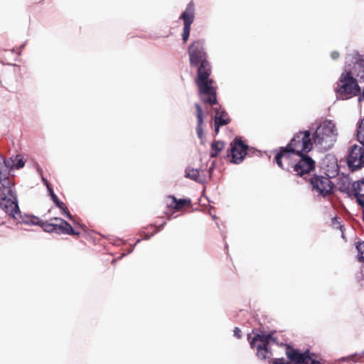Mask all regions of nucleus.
I'll return each mask as SVG.
<instances>
[{"mask_svg":"<svg viewBox=\"0 0 364 364\" xmlns=\"http://www.w3.org/2000/svg\"><path fill=\"white\" fill-rule=\"evenodd\" d=\"M338 131L336 124L331 120H324L317 127L313 135L316 146L326 150L333 146L336 141Z\"/></svg>","mask_w":364,"mask_h":364,"instance_id":"nucleus-1","label":"nucleus"},{"mask_svg":"<svg viewBox=\"0 0 364 364\" xmlns=\"http://www.w3.org/2000/svg\"><path fill=\"white\" fill-rule=\"evenodd\" d=\"M360 88L354 77L348 72H343L341 75L335 87L337 97L341 100H348L360 92Z\"/></svg>","mask_w":364,"mask_h":364,"instance_id":"nucleus-2","label":"nucleus"},{"mask_svg":"<svg viewBox=\"0 0 364 364\" xmlns=\"http://www.w3.org/2000/svg\"><path fill=\"white\" fill-rule=\"evenodd\" d=\"M250 146L245 144L241 136H236L230 143L227 149L226 158L233 164L242 163L247 154Z\"/></svg>","mask_w":364,"mask_h":364,"instance_id":"nucleus-3","label":"nucleus"},{"mask_svg":"<svg viewBox=\"0 0 364 364\" xmlns=\"http://www.w3.org/2000/svg\"><path fill=\"white\" fill-rule=\"evenodd\" d=\"M312 142L310 139V132L306 131L296 134L288 144L289 149H291L297 157L301 155H304L312 149Z\"/></svg>","mask_w":364,"mask_h":364,"instance_id":"nucleus-4","label":"nucleus"},{"mask_svg":"<svg viewBox=\"0 0 364 364\" xmlns=\"http://www.w3.org/2000/svg\"><path fill=\"white\" fill-rule=\"evenodd\" d=\"M198 87V96L201 101L210 106L218 104L217 99V90L213 86L214 80L195 82Z\"/></svg>","mask_w":364,"mask_h":364,"instance_id":"nucleus-5","label":"nucleus"},{"mask_svg":"<svg viewBox=\"0 0 364 364\" xmlns=\"http://www.w3.org/2000/svg\"><path fill=\"white\" fill-rule=\"evenodd\" d=\"M190 65H197L198 63L208 60L205 43L203 39L193 41L187 48Z\"/></svg>","mask_w":364,"mask_h":364,"instance_id":"nucleus-6","label":"nucleus"},{"mask_svg":"<svg viewBox=\"0 0 364 364\" xmlns=\"http://www.w3.org/2000/svg\"><path fill=\"white\" fill-rule=\"evenodd\" d=\"M195 4L193 1H191L179 16V19L182 20L183 22V32L181 34L183 43H186L190 37L191 25L195 19Z\"/></svg>","mask_w":364,"mask_h":364,"instance_id":"nucleus-7","label":"nucleus"},{"mask_svg":"<svg viewBox=\"0 0 364 364\" xmlns=\"http://www.w3.org/2000/svg\"><path fill=\"white\" fill-rule=\"evenodd\" d=\"M349 167L355 169L364 166V147L353 145L350 147L347 159Z\"/></svg>","mask_w":364,"mask_h":364,"instance_id":"nucleus-8","label":"nucleus"},{"mask_svg":"<svg viewBox=\"0 0 364 364\" xmlns=\"http://www.w3.org/2000/svg\"><path fill=\"white\" fill-rule=\"evenodd\" d=\"M296 164H294L293 168L296 175L302 176L310 171H313L315 166L314 161L306 155H301L296 158Z\"/></svg>","mask_w":364,"mask_h":364,"instance_id":"nucleus-9","label":"nucleus"},{"mask_svg":"<svg viewBox=\"0 0 364 364\" xmlns=\"http://www.w3.org/2000/svg\"><path fill=\"white\" fill-rule=\"evenodd\" d=\"M313 191L318 195L326 196L333 190V185L329 178L323 176H316L311 179Z\"/></svg>","mask_w":364,"mask_h":364,"instance_id":"nucleus-10","label":"nucleus"},{"mask_svg":"<svg viewBox=\"0 0 364 364\" xmlns=\"http://www.w3.org/2000/svg\"><path fill=\"white\" fill-rule=\"evenodd\" d=\"M296 157V154L287 146L276 155L275 161L281 168L289 169L290 167H293Z\"/></svg>","mask_w":364,"mask_h":364,"instance_id":"nucleus-11","label":"nucleus"},{"mask_svg":"<svg viewBox=\"0 0 364 364\" xmlns=\"http://www.w3.org/2000/svg\"><path fill=\"white\" fill-rule=\"evenodd\" d=\"M11 213L12 218L15 220L21 219V220H18V223H19L37 225L41 222V219L37 216L31 214L22 213L18 204H16L15 207L12 208Z\"/></svg>","mask_w":364,"mask_h":364,"instance_id":"nucleus-12","label":"nucleus"},{"mask_svg":"<svg viewBox=\"0 0 364 364\" xmlns=\"http://www.w3.org/2000/svg\"><path fill=\"white\" fill-rule=\"evenodd\" d=\"M193 67L197 68V75L195 82L212 80L210 77L211 75V65L208 60H204Z\"/></svg>","mask_w":364,"mask_h":364,"instance_id":"nucleus-13","label":"nucleus"},{"mask_svg":"<svg viewBox=\"0 0 364 364\" xmlns=\"http://www.w3.org/2000/svg\"><path fill=\"white\" fill-rule=\"evenodd\" d=\"M9 167L7 158L0 153V184L4 186L9 184Z\"/></svg>","mask_w":364,"mask_h":364,"instance_id":"nucleus-14","label":"nucleus"},{"mask_svg":"<svg viewBox=\"0 0 364 364\" xmlns=\"http://www.w3.org/2000/svg\"><path fill=\"white\" fill-rule=\"evenodd\" d=\"M205 168H189L186 170L185 176L198 183L205 184L207 183V175Z\"/></svg>","mask_w":364,"mask_h":364,"instance_id":"nucleus-15","label":"nucleus"},{"mask_svg":"<svg viewBox=\"0 0 364 364\" xmlns=\"http://www.w3.org/2000/svg\"><path fill=\"white\" fill-rule=\"evenodd\" d=\"M344 72H348L353 77L364 78V60L360 56L356 57L353 65L351 68H346Z\"/></svg>","mask_w":364,"mask_h":364,"instance_id":"nucleus-16","label":"nucleus"},{"mask_svg":"<svg viewBox=\"0 0 364 364\" xmlns=\"http://www.w3.org/2000/svg\"><path fill=\"white\" fill-rule=\"evenodd\" d=\"M15 203L16 202L13 199L6 196V194L0 190V208L11 218V212L15 207Z\"/></svg>","mask_w":364,"mask_h":364,"instance_id":"nucleus-17","label":"nucleus"},{"mask_svg":"<svg viewBox=\"0 0 364 364\" xmlns=\"http://www.w3.org/2000/svg\"><path fill=\"white\" fill-rule=\"evenodd\" d=\"M168 199H171V202L168 203V206L172 209L181 210L185 206L191 205V200L189 198H183L178 199L173 195H169L167 197Z\"/></svg>","mask_w":364,"mask_h":364,"instance_id":"nucleus-18","label":"nucleus"},{"mask_svg":"<svg viewBox=\"0 0 364 364\" xmlns=\"http://www.w3.org/2000/svg\"><path fill=\"white\" fill-rule=\"evenodd\" d=\"M10 173L14 170H19L24 167L25 161L22 154L12 155L7 158Z\"/></svg>","mask_w":364,"mask_h":364,"instance_id":"nucleus-19","label":"nucleus"},{"mask_svg":"<svg viewBox=\"0 0 364 364\" xmlns=\"http://www.w3.org/2000/svg\"><path fill=\"white\" fill-rule=\"evenodd\" d=\"M214 123L222 122V125L225 126L231 122L230 117L228 116L225 109L220 107H215L214 109Z\"/></svg>","mask_w":364,"mask_h":364,"instance_id":"nucleus-20","label":"nucleus"},{"mask_svg":"<svg viewBox=\"0 0 364 364\" xmlns=\"http://www.w3.org/2000/svg\"><path fill=\"white\" fill-rule=\"evenodd\" d=\"M195 108L196 109V118H197V127H196V132L197 136L200 139H202L203 135V130L202 125L204 122L203 119V111L202 107L199 103H195Z\"/></svg>","mask_w":364,"mask_h":364,"instance_id":"nucleus-21","label":"nucleus"},{"mask_svg":"<svg viewBox=\"0 0 364 364\" xmlns=\"http://www.w3.org/2000/svg\"><path fill=\"white\" fill-rule=\"evenodd\" d=\"M353 193L358 203L364 206V181H358L353 183Z\"/></svg>","mask_w":364,"mask_h":364,"instance_id":"nucleus-22","label":"nucleus"},{"mask_svg":"<svg viewBox=\"0 0 364 364\" xmlns=\"http://www.w3.org/2000/svg\"><path fill=\"white\" fill-rule=\"evenodd\" d=\"M51 220H55L59 222V223H55V233L58 235L64 234L67 235L70 224L65 219L55 217L51 219Z\"/></svg>","mask_w":364,"mask_h":364,"instance_id":"nucleus-23","label":"nucleus"},{"mask_svg":"<svg viewBox=\"0 0 364 364\" xmlns=\"http://www.w3.org/2000/svg\"><path fill=\"white\" fill-rule=\"evenodd\" d=\"M225 143L222 140H215L210 144V157L213 159L218 157L223 151Z\"/></svg>","mask_w":364,"mask_h":364,"instance_id":"nucleus-24","label":"nucleus"},{"mask_svg":"<svg viewBox=\"0 0 364 364\" xmlns=\"http://www.w3.org/2000/svg\"><path fill=\"white\" fill-rule=\"evenodd\" d=\"M0 190L3 191V193H6V196L11 198L16 202L15 205L18 204L17 195L14 188V183L10 179L9 186H4L1 185Z\"/></svg>","mask_w":364,"mask_h":364,"instance_id":"nucleus-25","label":"nucleus"},{"mask_svg":"<svg viewBox=\"0 0 364 364\" xmlns=\"http://www.w3.org/2000/svg\"><path fill=\"white\" fill-rule=\"evenodd\" d=\"M268 343H264L262 345H258L257 348V356L261 359H265L269 358L271 355V353L269 351L267 348Z\"/></svg>","mask_w":364,"mask_h":364,"instance_id":"nucleus-26","label":"nucleus"},{"mask_svg":"<svg viewBox=\"0 0 364 364\" xmlns=\"http://www.w3.org/2000/svg\"><path fill=\"white\" fill-rule=\"evenodd\" d=\"M38 225L41 226L44 232L48 233H55V223H50L48 221H43L41 219V222Z\"/></svg>","mask_w":364,"mask_h":364,"instance_id":"nucleus-27","label":"nucleus"},{"mask_svg":"<svg viewBox=\"0 0 364 364\" xmlns=\"http://www.w3.org/2000/svg\"><path fill=\"white\" fill-rule=\"evenodd\" d=\"M55 205L60 209L61 214L65 216L67 218L71 219L73 218V215L70 213L66 205L62 200L58 201L55 204Z\"/></svg>","mask_w":364,"mask_h":364,"instance_id":"nucleus-28","label":"nucleus"},{"mask_svg":"<svg viewBox=\"0 0 364 364\" xmlns=\"http://www.w3.org/2000/svg\"><path fill=\"white\" fill-rule=\"evenodd\" d=\"M357 138L359 142L364 145V118L360 123L357 132Z\"/></svg>","mask_w":364,"mask_h":364,"instance_id":"nucleus-29","label":"nucleus"},{"mask_svg":"<svg viewBox=\"0 0 364 364\" xmlns=\"http://www.w3.org/2000/svg\"><path fill=\"white\" fill-rule=\"evenodd\" d=\"M356 249L358 250V260L364 263V242H358Z\"/></svg>","mask_w":364,"mask_h":364,"instance_id":"nucleus-30","label":"nucleus"},{"mask_svg":"<svg viewBox=\"0 0 364 364\" xmlns=\"http://www.w3.org/2000/svg\"><path fill=\"white\" fill-rule=\"evenodd\" d=\"M47 191L48 195L50 197V199L53 202L54 205L60 200L59 198L57 196V195L55 193L53 188L52 187H48Z\"/></svg>","mask_w":364,"mask_h":364,"instance_id":"nucleus-31","label":"nucleus"},{"mask_svg":"<svg viewBox=\"0 0 364 364\" xmlns=\"http://www.w3.org/2000/svg\"><path fill=\"white\" fill-rule=\"evenodd\" d=\"M70 221L73 222V225L79 228H80L81 230H82L83 231L86 232L87 228L86 227L85 225L81 223L80 222V220L79 219H75L73 216L71 219H69Z\"/></svg>","mask_w":364,"mask_h":364,"instance_id":"nucleus-32","label":"nucleus"},{"mask_svg":"<svg viewBox=\"0 0 364 364\" xmlns=\"http://www.w3.org/2000/svg\"><path fill=\"white\" fill-rule=\"evenodd\" d=\"M37 171L41 176V181H42L43 185L46 187V188L48 190V187H51V186H50L49 181L43 176V170L39 166L37 168Z\"/></svg>","mask_w":364,"mask_h":364,"instance_id":"nucleus-33","label":"nucleus"},{"mask_svg":"<svg viewBox=\"0 0 364 364\" xmlns=\"http://www.w3.org/2000/svg\"><path fill=\"white\" fill-rule=\"evenodd\" d=\"M215 168V161H213L210 166L208 168L207 172L208 173V178L211 179L213 178V172Z\"/></svg>","mask_w":364,"mask_h":364,"instance_id":"nucleus-34","label":"nucleus"},{"mask_svg":"<svg viewBox=\"0 0 364 364\" xmlns=\"http://www.w3.org/2000/svg\"><path fill=\"white\" fill-rule=\"evenodd\" d=\"M67 235L78 237L80 235V232L77 230H75L70 225Z\"/></svg>","mask_w":364,"mask_h":364,"instance_id":"nucleus-35","label":"nucleus"},{"mask_svg":"<svg viewBox=\"0 0 364 364\" xmlns=\"http://www.w3.org/2000/svg\"><path fill=\"white\" fill-rule=\"evenodd\" d=\"M157 232H159V230H154L151 233H146V232H141V235H143V239L144 240H148L151 237H153L155 234H156Z\"/></svg>","mask_w":364,"mask_h":364,"instance_id":"nucleus-36","label":"nucleus"},{"mask_svg":"<svg viewBox=\"0 0 364 364\" xmlns=\"http://www.w3.org/2000/svg\"><path fill=\"white\" fill-rule=\"evenodd\" d=\"M221 127H223L222 125V122H217V124L214 123V136H215L216 135L218 134L219 132H220V129Z\"/></svg>","mask_w":364,"mask_h":364,"instance_id":"nucleus-37","label":"nucleus"},{"mask_svg":"<svg viewBox=\"0 0 364 364\" xmlns=\"http://www.w3.org/2000/svg\"><path fill=\"white\" fill-rule=\"evenodd\" d=\"M234 336L237 338H240L242 337V331L239 327H235L233 330Z\"/></svg>","mask_w":364,"mask_h":364,"instance_id":"nucleus-38","label":"nucleus"},{"mask_svg":"<svg viewBox=\"0 0 364 364\" xmlns=\"http://www.w3.org/2000/svg\"><path fill=\"white\" fill-rule=\"evenodd\" d=\"M134 248H135V245H131L130 248H129V249H128L127 252H123V253L121 255V256L119 257V259H121V258H122V257H124L127 256V255H129V254L132 253V252L134 251Z\"/></svg>","mask_w":364,"mask_h":364,"instance_id":"nucleus-39","label":"nucleus"},{"mask_svg":"<svg viewBox=\"0 0 364 364\" xmlns=\"http://www.w3.org/2000/svg\"><path fill=\"white\" fill-rule=\"evenodd\" d=\"M166 224V222L164 221L161 224H160L157 227V229H156L155 230H159V232L161 231L164 228V227L165 226Z\"/></svg>","mask_w":364,"mask_h":364,"instance_id":"nucleus-40","label":"nucleus"},{"mask_svg":"<svg viewBox=\"0 0 364 364\" xmlns=\"http://www.w3.org/2000/svg\"><path fill=\"white\" fill-rule=\"evenodd\" d=\"M26 43V41H25L24 43H23L19 46V48H18L19 51L17 53H18V55H21V50H22V49L25 47Z\"/></svg>","mask_w":364,"mask_h":364,"instance_id":"nucleus-41","label":"nucleus"},{"mask_svg":"<svg viewBox=\"0 0 364 364\" xmlns=\"http://www.w3.org/2000/svg\"><path fill=\"white\" fill-rule=\"evenodd\" d=\"M331 57L333 58V59H336L338 57V53L337 52H333L331 53Z\"/></svg>","mask_w":364,"mask_h":364,"instance_id":"nucleus-42","label":"nucleus"},{"mask_svg":"<svg viewBox=\"0 0 364 364\" xmlns=\"http://www.w3.org/2000/svg\"><path fill=\"white\" fill-rule=\"evenodd\" d=\"M250 338H251V336H250V332H247V340L248 341V343L250 344Z\"/></svg>","mask_w":364,"mask_h":364,"instance_id":"nucleus-43","label":"nucleus"},{"mask_svg":"<svg viewBox=\"0 0 364 364\" xmlns=\"http://www.w3.org/2000/svg\"><path fill=\"white\" fill-rule=\"evenodd\" d=\"M0 63H1L3 65H16L15 64H11V63H4L1 60H0Z\"/></svg>","mask_w":364,"mask_h":364,"instance_id":"nucleus-44","label":"nucleus"},{"mask_svg":"<svg viewBox=\"0 0 364 364\" xmlns=\"http://www.w3.org/2000/svg\"><path fill=\"white\" fill-rule=\"evenodd\" d=\"M141 241V238H138V239L136 240V242H135L134 245H135V246H136V245L138 243H139Z\"/></svg>","mask_w":364,"mask_h":364,"instance_id":"nucleus-45","label":"nucleus"},{"mask_svg":"<svg viewBox=\"0 0 364 364\" xmlns=\"http://www.w3.org/2000/svg\"><path fill=\"white\" fill-rule=\"evenodd\" d=\"M362 98H364V90L363 91L361 97H360L358 98L359 102H360L362 100Z\"/></svg>","mask_w":364,"mask_h":364,"instance_id":"nucleus-46","label":"nucleus"},{"mask_svg":"<svg viewBox=\"0 0 364 364\" xmlns=\"http://www.w3.org/2000/svg\"><path fill=\"white\" fill-rule=\"evenodd\" d=\"M333 223L336 225H338V226H336V228H338V225H339V223L337 222L336 219H335L334 221H333Z\"/></svg>","mask_w":364,"mask_h":364,"instance_id":"nucleus-47","label":"nucleus"},{"mask_svg":"<svg viewBox=\"0 0 364 364\" xmlns=\"http://www.w3.org/2000/svg\"><path fill=\"white\" fill-rule=\"evenodd\" d=\"M256 342H257V339H254L253 341H252V347L253 346H255L256 345Z\"/></svg>","mask_w":364,"mask_h":364,"instance_id":"nucleus-48","label":"nucleus"},{"mask_svg":"<svg viewBox=\"0 0 364 364\" xmlns=\"http://www.w3.org/2000/svg\"><path fill=\"white\" fill-rule=\"evenodd\" d=\"M211 217H212L213 219H215V218H216V216H215V215H211Z\"/></svg>","mask_w":364,"mask_h":364,"instance_id":"nucleus-49","label":"nucleus"},{"mask_svg":"<svg viewBox=\"0 0 364 364\" xmlns=\"http://www.w3.org/2000/svg\"><path fill=\"white\" fill-rule=\"evenodd\" d=\"M193 210H199V208H195V209H193Z\"/></svg>","mask_w":364,"mask_h":364,"instance_id":"nucleus-50","label":"nucleus"},{"mask_svg":"<svg viewBox=\"0 0 364 364\" xmlns=\"http://www.w3.org/2000/svg\"><path fill=\"white\" fill-rule=\"evenodd\" d=\"M11 52H12V53H14V52H15V49H14V48H13V49L11 50Z\"/></svg>","mask_w":364,"mask_h":364,"instance_id":"nucleus-51","label":"nucleus"},{"mask_svg":"<svg viewBox=\"0 0 364 364\" xmlns=\"http://www.w3.org/2000/svg\"><path fill=\"white\" fill-rule=\"evenodd\" d=\"M171 215L168 216V219L169 220V219H171Z\"/></svg>","mask_w":364,"mask_h":364,"instance_id":"nucleus-52","label":"nucleus"},{"mask_svg":"<svg viewBox=\"0 0 364 364\" xmlns=\"http://www.w3.org/2000/svg\"><path fill=\"white\" fill-rule=\"evenodd\" d=\"M362 354H363L362 357H364V351L363 352V353H362Z\"/></svg>","mask_w":364,"mask_h":364,"instance_id":"nucleus-53","label":"nucleus"}]
</instances>
